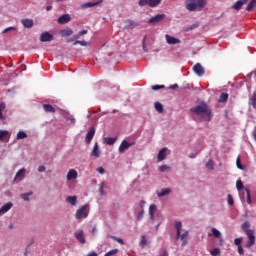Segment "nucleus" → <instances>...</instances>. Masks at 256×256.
<instances>
[{
    "instance_id": "1",
    "label": "nucleus",
    "mask_w": 256,
    "mask_h": 256,
    "mask_svg": "<svg viewBox=\"0 0 256 256\" xmlns=\"http://www.w3.org/2000/svg\"><path fill=\"white\" fill-rule=\"evenodd\" d=\"M191 113L199 117L200 121H211L212 113L211 109L207 105V103L202 102L201 104L197 105L190 109Z\"/></svg>"
},
{
    "instance_id": "2",
    "label": "nucleus",
    "mask_w": 256,
    "mask_h": 256,
    "mask_svg": "<svg viewBox=\"0 0 256 256\" xmlns=\"http://www.w3.org/2000/svg\"><path fill=\"white\" fill-rule=\"evenodd\" d=\"M184 7L187 11H203L207 7V0H184Z\"/></svg>"
},
{
    "instance_id": "3",
    "label": "nucleus",
    "mask_w": 256,
    "mask_h": 256,
    "mask_svg": "<svg viewBox=\"0 0 256 256\" xmlns=\"http://www.w3.org/2000/svg\"><path fill=\"white\" fill-rule=\"evenodd\" d=\"M249 227H251V224L249 223V221H246L241 225V229L244 231L245 235H247L249 239L248 242L246 243V247L248 249H251V247L255 245V232L249 229Z\"/></svg>"
},
{
    "instance_id": "4",
    "label": "nucleus",
    "mask_w": 256,
    "mask_h": 256,
    "mask_svg": "<svg viewBox=\"0 0 256 256\" xmlns=\"http://www.w3.org/2000/svg\"><path fill=\"white\" fill-rule=\"evenodd\" d=\"M183 227V223L181 222H175V229L177 231L176 234V239H180V241L182 242V247H185V245H187V241L189 239V231H184L181 234V229Z\"/></svg>"
},
{
    "instance_id": "5",
    "label": "nucleus",
    "mask_w": 256,
    "mask_h": 256,
    "mask_svg": "<svg viewBox=\"0 0 256 256\" xmlns=\"http://www.w3.org/2000/svg\"><path fill=\"white\" fill-rule=\"evenodd\" d=\"M76 219H87L89 217V204H85L76 211Z\"/></svg>"
},
{
    "instance_id": "6",
    "label": "nucleus",
    "mask_w": 256,
    "mask_h": 256,
    "mask_svg": "<svg viewBox=\"0 0 256 256\" xmlns=\"http://www.w3.org/2000/svg\"><path fill=\"white\" fill-rule=\"evenodd\" d=\"M165 19V14H157L156 16L150 18L148 20L149 25H157V23H161Z\"/></svg>"
},
{
    "instance_id": "7",
    "label": "nucleus",
    "mask_w": 256,
    "mask_h": 256,
    "mask_svg": "<svg viewBox=\"0 0 256 256\" xmlns=\"http://www.w3.org/2000/svg\"><path fill=\"white\" fill-rule=\"evenodd\" d=\"M133 145H135V142H127V140H123L119 146V152L120 153H125V151H127V149H129V147H133Z\"/></svg>"
},
{
    "instance_id": "8",
    "label": "nucleus",
    "mask_w": 256,
    "mask_h": 256,
    "mask_svg": "<svg viewBox=\"0 0 256 256\" xmlns=\"http://www.w3.org/2000/svg\"><path fill=\"white\" fill-rule=\"evenodd\" d=\"M193 71L194 73H196V75H198V77H203V75H205V68H203V66L200 63H197L193 67Z\"/></svg>"
},
{
    "instance_id": "9",
    "label": "nucleus",
    "mask_w": 256,
    "mask_h": 256,
    "mask_svg": "<svg viewBox=\"0 0 256 256\" xmlns=\"http://www.w3.org/2000/svg\"><path fill=\"white\" fill-rule=\"evenodd\" d=\"M165 39L168 45H178V43H181V40L179 38L173 37L169 34L165 35Z\"/></svg>"
},
{
    "instance_id": "10",
    "label": "nucleus",
    "mask_w": 256,
    "mask_h": 256,
    "mask_svg": "<svg viewBox=\"0 0 256 256\" xmlns=\"http://www.w3.org/2000/svg\"><path fill=\"white\" fill-rule=\"evenodd\" d=\"M247 3H249V0H238L231 7V9H234L235 11H241V8L243 7V5H247Z\"/></svg>"
},
{
    "instance_id": "11",
    "label": "nucleus",
    "mask_w": 256,
    "mask_h": 256,
    "mask_svg": "<svg viewBox=\"0 0 256 256\" xmlns=\"http://www.w3.org/2000/svg\"><path fill=\"white\" fill-rule=\"evenodd\" d=\"M53 39V35L49 32H43L40 36V41L42 43H47Z\"/></svg>"
},
{
    "instance_id": "12",
    "label": "nucleus",
    "mask_w": 256,
    "mask_h": 256,
    "mask_svg": "<svg viewBox=\"0 0 256 256\" xmlns=\"http://www.w3.org/2000/svg\"><path fill=\"white\" fill-rule=\"evenodd\" d=\"M75 238L82 244L85 245L86 240H85V235L83 234V230H80L78 232L74 233Z\"/></svg>"
},
{
    "instance_id": "13",
    "label": "nucleus",
    "mask_w": 256,
    "mask_h": 256,
    "mask_svg": "<svg viewBox=\"0 0 256 256\" xmlns=\"http://www.w3.org/2000/svg\"><path fill=\"white\" fill-rule=\"evenodd\" d=\"M71 21V16L69 14H64L58 18V23L60 25H65L66 23H69Z\"/></svg>"
},
{
    "instance_id": "14",
    "label": "nucleus",
    "mask_w": 256,
    "mask_h": 256,
    "mask_svg": "<svg viewBox=\"0 0 256 256\" xmlns=\"http://www.w3.org/2000/svg\"><path fill=\"white\" fill-rule=\"evenodd\" d=\"M100 155H101V151L99 150V144L96 142L91 152V156L95 157V159H99Z\"/></svg>"
},
{
    "instance_id": "15",
    "label": "nucleus",
    "mask_w": 256,
    "mask_h": 256,
    "mask_svg": "<svg viewBox=\"0 0 256 256\" xmlns=\"http://www.w3.org/2000/svg\"><path fill=\"white\" fill-rule=\"evenodd\" d=\"M93 137H95V128L91 127L86 135V143H91Z\"/></svg>"
},
{
    "instance_id": "16",
    "label": "nucleus",
    "mask_w": 256,
    "mask_h": 256,
    "mask_svg": "<svg viewBox=\"0 0 256 256\" xmlns=\"http://www.w3.org/2000/svg\"><path fill=\"white\" fill-rule=\"evenodd\" d=\"M21 23L23 27H25L26 29H31V27H33L34 25L33 19H29V18L22 19Z\"/></svg>"
},
{
    "instance_id": "17",
    "label": "nucleus",
    "mask_w": 256,
    "mask_h": 256,
    "mask_svg": "<svg viewBox=\"0 0 256 256\" xmlns=\"http://www.w3.org/2000/svg\"><path fill=\"white\" fill-rule=\"evenodd\" d=\"M155 211H157V205L151 204L149 207V217L151 221H155Z\"/></svg>"
},
{
    "instance_id": "18",
    "label": "nucleus",
    "mask_w": 256,
    "mask_h": 256,
    "mask_svg": "<svg viewBox=\"0 0 256 256\" xmlns=\"http://www.w3.org/2000/svg\"><path fill=\"white\" fill-rule=\"evenodd\" d=\"M167 158V148H162L158 153V161H165Z\"/></svg>"
},
{
    "instance_id": "19",
    "label": "nucleus",
    "mask_w": 256,
    "mask_h": 256,
    "mask_svg": "<svg viewBox=\"0 0 256 256\" xmlns=\"http://www.w3.org/2000/svg\"><path fill=\"white\" fill-rule=\"evenodd\" d=\"M60 34L62 37H71V35H73V29L65 28L60 31Z\"/></svg>"
},
{
    "instance_id": "20",
    "label": "nucleus",
    "mask_w": 256,
    "mask_h": 256,
    "mask_svg": "<svg viewBox=\"0 0 256 256\" xmlns=\"http://www.w3.org/2000/svg\"><path fill=\"white\" fill-rule=\"evenodd\" d=\"M77 171L75 169L69 170L67 174V181H71L73 179H77Z\"/></svg>"
},
{
    "instance_id": "21",
    "label": "nucleus",
    "mask_w": 256,
    "mask_h": 256,
    "mask_svg": "<svg viewBox=\"0 0 256 256\" xmlns=\"http://www.w3.org/2000/svg\"><path fill=\"white\" fill-rule=\"evenodd\" d=\"M103 1L99 2H87L82 5L83 9H89L90 7H97V5H101Z\"/></svg>"
},
{
    "instance_id": "22",
    "label": "nucleus",
    "mask_w": 256,
    "mask_h": 256,
    "mask_svg": "<svg viewBox=\"0 0 256 256\" xmlns=\"http://www.w3.org/2000/svg\"><path fill=\"white\" fill-rule=\"evenodd\" d=\"M25 168H22L20 169L16 175H15V178H14V181H17L19 179V181H21V179H23V177H25Z\"/></svg>"
},
{
    "instance_id": "23",
    "label": "nucleus",
    "mask_w": 256,
    "mask_h": 256,
    "mask_svg": "<svg viewBox=\"0 0 256 256\" xmlns=\"http://www.w3.org/2000/svg\"><path fill=\"white\" fill-rule=\"evenodd\" d=\"M11 207H13V203H11V202H8L4 206H2L0 208V215H1V213H7V211H9L11 209Z\"/></svg>"
},
{
    "instance_id": "24",
    "label": "nucleus",
    "mask_w": 256,
    "mask_h": 256,
    "mask_svg": "<svg viewBox=\"0 0 256 256\" xmlns=\"http://www.w3.org/2000/svg\"><path fill=\"white\" fill-rule=\"evenodd\" d=\"M126 23H128L126 29H135V27H139V23L135 22L134 20H127Z\"/></svg>"
},
{
    "instance_id": "25",
    "label": "nucleus",
    "mask_w": 256,
    "mask_h": 256,
    "mask_svg": "<svg viewBox=\"0 0 256 256\" xmlns=\"http://www.w3.org/2000/svg\"><path fill=\"white\" fill-rule=\"evenodd\" d=\"M255 7H256V0H250L248 5L246 6V11L251 13V11H253V9H255Z\"/></svg>"
},
{
    "instance_id": "26",
    "label": "nucleus",
    "mask_w": 256,
    "mask_h": 256,
    "mask_svg": "<svg viewBox=\"0 0 256 256\" xmlns=\"http://www.w3.org/2000/svg\"><path fill=\"white\" fill-rule=\"evenodd\" d=\"M43 109L46 113H55V108L51 104H44Z\"/></svg>"
},
{
    "instance_id": "27",
    "label": "nucleus",
    "mask_w": 256,
    "mask_h": 256,
    "mask_svg": "<svg viewBox=\"0 0 256 256\" xmlns=\"http://www.w3.org/2000/svg\"><path fill=\"white\" fill-rule=\"evenodd\" d=\"M66 201H67L68 203H70V205L75 206V205H77V196H68V197L66 198Z\"/></svg>"
},
{
    "instance_id": "28",
    "label": "nucleus",
    "mask_w": 256,
    "mask_h": 256,
    "mask_svg": "<svg viewBox=\"0 0 256 256\" xmlns=\"http://www.w3.org/2000/svg\"><path fill=\"white\" fill-rule=\"evenodd\" d=\"M171 193V189L166 188L162 189L160 192L157 193L158 197H165V195H169Z\"/></svg>"
},
{
    "instance_id": "29",
    "label": "nucleus",
    "mask_w": 256,
    "mask_h": 256,
    "mask_svg": "<svg viewBox=\"0 0 256 256\" xmlns=\"http://www.w3.org/2000/svg\"><path fill=\"white\" fill-rule=\"evenodd\" d=\"M245 193L247 197V203L248 205H251L253 203V200L251 199V190L249 188H245Z\"/></svg>"
},
{
    "instance_id": "30",
    "label": "nucleus",
    "mask_w": 256,
    "mask_h": 256,
    "mask_svg": "<svg viewBox=\"0 0 256 256\" xmlns=\"http://www.w3.org/2000/svg\"><path fill=\"white\" fill-rule=\"evenodd\" d=\"M229 99V94L223 92L219 97V103H225Z\"/></svg>"
},
{
    "instance_id": "31",
    "label": "nucleus",
    "mask_w": 256,
    "mask_h": 256,
    "mask_svg": "<svg viewBox=\"0 0 256 256\" xmlns=\"http://www.w3.org/2000/svg\"><path fill=\"white\" fill-rule=\"evenodd\" d=\"M154 107L156 111H158V113H163L164 109H163V104H161V102H155Z\"/></svg>"
},
{
    "instance_id": "32",
    "label": "nucleus",
    "mask_w": 256,
    "mask_h": 256,
    "mask_svg": "<svg viewBox=\"0 0 256 256\" xmlns=\"http://www.w3.org/2000/svg\"><path fill=\"white\" fill-rule=\"evenodd\" d=\"M211 231L216 239H221V232L217 228H212Z\"/></svg>"
},
{
    "instance_id": "33",
    "label": "nucleus",
    "mask_w": 256,
    "mask_h": 256,
    "mask_svg": "<svg viewBox=\"0 0 256 256\" xmlns=\"http://www.w3.org/2000/svg\"><path fill=\"white\" fill-rule=\"evenodd\" d=\"M115 141H117V138H113V137L105 138L106 145H115Z\"/></svg>"
},
{
    "instance_id": "34",
    "label": "nucleus",
    "mask_w": 256,
    "mask_h": 256,
    "mask_svg": "<svg viewBox=\"0 0 256 256\" xmlns=\"http://www.w3.org/2000/svg\"><path fill=\"white\" fill-rule=\"evenodd\" d=\"M150 1H151V0H139L138 5H139L140 7H145V6H147V5H148V7H150Z\"/></svg>"
},
{
    "instance_id": "35",
    "label": "nucleus",
    "mask_w": 256,
    "mask_h": 256,
    "mask_svg": "<svg viewBox=\"0 0 256 256\" xmlns=\"http://www.w3.org/2000/svg\"><path fill=\"white\" fill-rule=\"evenodd\" d=\"M73 45H81L82 47H87V45H89V43H87V41L85 40H76Z\"/></svg>"
},
{
    "instance_id": "36",
    "label": "nucleus",
    "mask_w": 256,
    "mask_h": 256,
    "mask_svg": "<svg viewBox=\"0 0 256 256\" xmlns=\"http://www.w3.org/2000/svg\"><path fill=\"white\" fill-rule=\"evenodd\" d=\"M145 41H147V35L144 36L142 40V49L145 53H149V49H147V44L145 43Z\"/></svg>"
},
{
    "instance_id": "37",
    "label": "nucleus",
    "mask_w": 256,
    "mask_h": 256,
    "mask_svg": "<svg viewBox=\"0 0 256 256\" xmlns=\"http://www.w3.org/2000/svg\"><path fill=\"white\" fill-rule=\"evenodd\" d=\"M163 0H150V7H157L158 5H161V2Z\"/></svg>"
},
{
    "instance_id": "38",
    "label": "nucleus",
    "mask_w": 256,
    "mask_h": 256,
    "mask_svg": "<svg viewBox=\"0 0 256 256\" xmlns=\"http://www.w3.org/2000/svg\"><path fill=\"white\" fill-rule=\"evenodd\" d=\"M31 195H33V192L21 194V199H23L24 201H29V197H31Z\"/></svg>"
},
{
    "instance_id": "39",
    "label": "nucleus",
    "mask_w": 256,
    "mask_h": 256,
    "mask_svg": "<svg viewBox=\"0 0 256 256\" xmlns=\"http://www.w3.org/2000/svg\"><path fill=\"white\" fill-rule=\"evenodd\" d=\"M110 239H113V241H116L120 245H125V241H123L121 238H117V236H110Z\"/></svg>"
},
{
    "instance_id": "40",
    "label": "nucleus",
    "mask_w": 256,
    "mask_h": 256,
    "mask_svg": "<svg viewBox=\"0 0 256 256\" xmlns=\"http://www.w3.org/2000/svg\"><path fill=\"white\" fill-rule=\"evenodd\" d=\"M3 111H5V103H0V119L3 121L5 117L3 116Z\"/></svg>"
},
{
    "instance_id": "41",
    "label": "nucleus",
    "mask_w": 256,
    "mask_h": 256,
    "mask_svg": "<svg viewBox=\"0 0 256 256\" xmlns=\"http://www.w3.org/2000/svg\"><path fill=\"white\" fill-rule=\"evenodd\" d=\"M210 255L212 256L221 255V250L219 248H214L210 251Z\"/></svg>"
},
{
    "instance_id": "42",
    "label": "nucleus",
    "mask_w": 256,
    "mask_h": 256,
    "mask_svg": "<svg viewBox=\"0 0 256 256\" xmlns=\"http://www.w3.org/2000/svg\"><path fill=\"white\" fill-rule=\"evenodd\" d=\"M236 166L238 169H241L242 171L245 170V166H243V164H241V159L239 157L236 159Z\"/></svg>"
},
{
    "instance_id": "43",
    "label": "nucleus",
    "mask_w": 256,
    "mask_h": 256,
    "mask_svg": "<svg viewBox=\"0 0 256 256\" xmlns=\"http://www.w3.org/2000/svg\"><path fill=\"white\" fill-rule=\"evenodd\" d=\"M139 245L142 249H145V246L147 245V238L145 236H142V240L140 241Z\"/></svg>"
},
{
    "instance_id": "44",
    "label": "nucleus",
    "mask_w": 256,
    "mask_h": 256,
    "mask_svg": "<svg viewBox=\"0 0 256 256\" xmlns=\"http://www.w3.org/2000/svg\"><path fill=\"white\" fill-rule=\"evenodd\" d=\"M206 169H208V171H213V160H208V162L206 163Z\"/></svg>"
},
{
    "instance_id": "45",
    "label": "nucleus",
    "mask_w": 256,
    "mask_h": 256,
    "mask_svg": "<svg viewBox=\"0 0 256 256\" xmlns=\"http://www.w3.org/2000/svg\"><path fill=\"white\" fill-rule=\"evenodd\" d=\"M9 132L7 130H0V141H3L4 137H7Z\"/></svg>"
},
{
    "instance_id": "46",
    "label": "nucleus",
    "mask_w": 256,
    "mask_h": 256,
    "mask_svg": "<svg viewBox=\"0 0 256 256\" xmlns=\"http://www.w3.org/2000/svg\"><path fill=\"white\" fill-rule=\"evenodd\" d=\"M17 139H27V133L23 131L18 132Z\"/></svg>"
},
{
    "instance_id": "47",
    "label": "nucleus",
    "mask_w": 256,
    "mask_h": 256,
    "mask_svg": "<svg viewBox=\"0 0 256 256\" xmlns=\"http://www.w3.org/2000/svg\"><path fill=\"white\" fill-rule=\"evenodd\" d=\"M117 253H119L118 249H113L108 251L104 256H112V255H117Z\"/></svg>"
},
{
    "instance_id": "48",
    "label": "nucleus",
    "mask_w": 256,
    "mask_h": 256,
    "mask_svg": "<svg viewBox=\"0 0 256 256\" xmlns=\"http://www.w3.org/2000/svg\"><path fill=\"white\" fill-rule=\"evenodd\" d=\"M243 181H241V180H238L237 182H236V188H237V190L238 191H241V189H243Z\"/></svg>"
},
{
    "instance_id": "49",
    "label": "nucleus",
    "mask_w": 256,
    "mask_h": 256,
    "mask_svg": "<svg viewBox=\"0 0 256 256\" xmlns=\"http://www.w3.org/2000/svg\"><path fill=\"white\" fill-rule=\"evenodd\" d=\"M151 88L153 91H159V89H165V85H153Z\"/></svg>"
},
{
    "instance_id": "50",
    "label": "nucleus",
    "mask_w": 256,
    "mask_h": 256,
    "mask_svg": "<svg viewBox=\"0 0 256 256\" xmlns=\"http://www.w3.org/2000/svg\"><path fill=\"white\" fill-rule=\"evenodd\" d=\"M251 103H252V106L254 107V109H256V93H254L252 95Z\"/></svg>"
},
{
    "instance_id": "51",
    "label": "nucleus",
    "mask_w": 256,
    "mask_h": 256,
    "mask_svg": "<svg viewBox=\"0 0 256 256\" xmlns=\"http://www.w3.org/2000/svg\"><path fill=\"white\" fill-rule=\"evenodd\" d=\"M145 215V211L144 210H141L139 213H138V216H137V221H141L143 219V216Z\"/></svg>"
},
{
    "instance_id": "52",
    "label": "nucleus",
    "mask_w": 256,
    "mask_h": 256,
    "mask_svg": "<svg viewBox=\"0 0 256 256\" xmlns=\"http://www.w3.org/2000/svg\"><path fill=\"white\" fill-rule=\"evenodd\" d=\"M171 168L169 167V166H167V165H162L161 167H160V171L162 172V173H165V171H169Z\"/></svg>"
},
{
    "instance_id": "53",
    "label": "nucleus",
    "mask_w": 256,
    "mask_h": 256,
    "mask_svg": "<svg viewBox=\"0 0 256 256\" xmlns=\"http://www.w3.org/2000/svg\"><path fill=\"white\" fill-rule=\"evenodd\" d=\"M242 241H243V238H236V239L234 240V243H235V245H237L238 247H241Z\"/></svg>"
},
{
    "instance_id": "54",
    "label": "nucleus",
    "mask_w": 256,
    "mask_h": 256,
    "mask_svg": "<svg viewBox=\"0 0 256 256\" xmlns=\"http://www.w3.org/2000/svg\"><path fill=\"white\" fill-rule=\"evenodd\" d=\"M234 201H233V196H231V194L228 195V205H233Z\"/></svg>"
},
{
    "instance_id": "55",
    "label": "nucleus",
    "mask_w": 256,
    "mask_h": 256,
    "mask_svg": "<svg viewBox=\"0 0 256 256\" xmlns=\"http://www.w3.org/2000/svg\"><path fill=\"white\" fill-rule=\"evenodd\" d=\"M9 31H15V27H8L3 30V33H9Z\"/></svg>"
},
{
    "instance_id": "56",
    "label": "nucleus",
    "mask_w": 256,
    "mask_h": 256,
    "mask_svg": "<svg viewBox=\"0 0 256 256\" xmlns=\"http://www.w3.org/2000/svg\"><path fill=\"white\" fill-rule=\"evenodd\" d=\"M238 253H239V255H244L245 250H243L242 246H238Z\"/></svg>"
},
{
    "instance_id": "57",
    "label": "nucleus",
    "mask_w": 256,
    "mask_h": 256,
    "mask_svg": "<svg viewBox=\"0 0 256 256\" xmlns=\"http://www.w3.org/2000/svg\"><path fill=\"white\" fill-rule=\"evenodd\" d=\"M97 171H98V173H100V175H103V173H105V168L99 167V168H97Z\"/></svg>"
},
{
    "instance_id": "58",
    "label": "nucleus",
    "mask_w": 256,
    "mask_h": 256,
    "mask_svg": "<svg viewBox=\"0 0 256 256\" xmlns=\"http://www.w3.org/2000/svg\"><path fill=\"white\" fill-rule=\"evenodd\" d=\"M38 171H39V173H44V171H45V166H39V167H38Z\"/></svg>"
},
{
    "instance_id": "59",
    "label": "nucleus",
    "mask_w": 256,
    "mask_h": 256,
    "mask_svg": "<svg viewBox=\"0 0 256 256\" xmlns=\"http://www.w3.org/2000/svg\"><path fill=\"white\" fill-rule=\"evenodd\" d=\"M87 256H99V254H97V252H90Z\"/></svg>"
},
{
    "instance_id": "60",
    "label": "nucleus",
    "mask_w": 256,
    "mask_h": 256,
    "mask_svg": "<svg viewBox=\"0 0 256 256\" xmlns=\"http://www.w3.org/2000/svg\"><path fill=\"white\" fill-rule=\"evenodd\" d=\"M170 89H179V85L178 84H173L170 86Z\"/></svg>"
},
{
    "instance_id": "61",
    "label": "nucleus",
    "mask_w": 256,
    "mask_h": 256,
    "mask_svg": "<svg viewBox=\"0 0 256 256\" xmlns=\"http://www.w3.org/2000/svg\"><path fill=\"white\" fill-rule=\"evenodd\" d=\"M81 37H83V35H87L88 31L87 30H82L79 32Z\"/></svg>"
},
{
    "instance_id": "62",
    "label": "nucleus",
    "mask_w": 256,
    "mask_h": 256,
    "mask_svg": "<svg viewBox=\"0 0 256 256\" xmlns=\"http://www.w3.org/2000/svg\"><path fill=\"white\" fill-rule=\"evenodd\" d=\"M80 38H81L80 32L73 36V39H76V40L80 39Z\"/></svg>"
},
{
    "instance_id": "63",
    "label": "nucleus",
    "mask_w": 256,
    "mask_h": 256,
    "mask_svg": "<svg viewBox=\"0 0 256 256\" xmlns=\"http://www.w3.org/2000/svg\"><path fill=\"white\" fill-rule=\"evenodd\" d=\"M160 256H169V252H167V250H165Z\"/></svg>"
},
{
    "instance_id": "64",
    "label": "nucleus",
    "mask_w": 256,
    "mask_h": 256,
    "mask_svg": "<svg viewBox=\"0 0 256 256\" xmlns=\"http://www.w3.org/2000/svg\"><path fill=\"white\" fill-rule=\"evenodd\" d=\"M51 9H53V6H51V5L46 7V11H51Z\"/></svg>"
}]
</instances>
